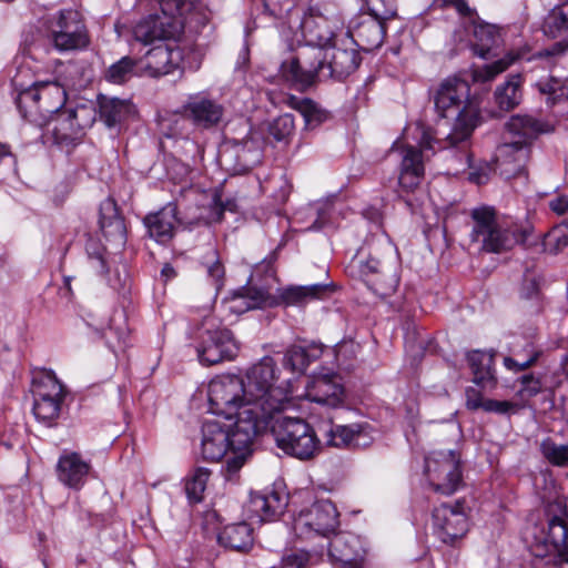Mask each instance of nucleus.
Returning a JSON list of instances; mask_svg holds the SVG:
<instances>
[{"label":"nucleus","mask_w":568,"mask_h":568,"mask_svg":"<svg viewBox=\"0 0 568 568\" xmlns=\"http://www.w3.org/2000/svg\"><path fill=\"white\" fill-rule=\"evenodd\" d=\"M232 442L233 435L227 425L217 420H205L203 423L201 452L205 460L219 462L226 456L229 450H231V457H234L239 452L235 450Z\"/></svg>","instance_id":"obj_19"},{"label":"nucleus","mask_w":568,"mask_h":568,"mask_svg":"<svg viewBox=\"0 0 568 568\" xmlns=\"http://www.w3.org/2000/svg\"><path fill=\"white\" fill-rule=\"evenodd\" d=\"M129 336L128 329L124 325L114 327L113 321L109 328L103 333V337L106 341L108 346L115 352L116 348H122L125 346L126 338Z\"/></svg>","instance_id":"obj_56"},{"label":"nucleus","mask_w":568,"mask_h":568,"mask_svg":"<svg viewBox=\"0 0 568 568\" xmlns=\"http://www.w3.org/2000/svg\"><path fill=\"white\" fill-rule=\"evenodd\" d=\"M433 141L434 139L427 132H424L419 141V148L410 144L398 146L400 154L398 185L402 192L412 193L422 184L425 178L423 151L434 149Z\"/></svg>","instance_id":"obj_14"},{"label":"nucleus","mask_w":568,"mask_h":568,"mask_svg":"<svg viewBox=\"0 0 568 568\" xmlns=\"http://www.w3.org/2000/svg\"><path fill=\"white\" fill-rule=\"evenodd\" d=\"M288 497L276 490L252 493L246 504V513L251 519L260 523L274 521L284 514Z\"/></svg>","instance_id":"obj_23"},{"label":"nucleus","mask_w":568,"mask_h":568,"mask_svg":"<svg viewBox=\"0 0 568 568\" xmlns=\"http://www.w3.org/2000/svg\"><path fill=\"white\" fill-rule=\"evenodd\" d=\"M362 426L358 424L353 425H331L329 429L325 433V443L327 446L343 448L348 447L356 437L362 434Z\"/></svg>","instance_id":"obj_42"},{"label":"nucleus","mask_w":568,"mask_h":568,"mask_svg":"<svg viewBox=\"0 0 568 568\" xmlns=\"http://www.w3.org/2000/svg\"><path fill=\"white\" fill-rule=\"evenodd\" d=\"M532 554L549 558L555 568H568V518L552 517L546 535L532 546Z\"/></svg>","instance_id":"obj_17"},{"label":"nucleus","mask_w":568,"mask_h":568,"mask_svg":"<svg viewBox=\"0 0 568 568\" xmlns=\"http://www.w3.org/2000/svg\"><path fill=\"white\" fill-rule=\"evenodd\" d=\"M91 466L74 452L63 453L57 464L58 479L67 487L79 489L83 486Z\"/></svg>","instance_id":"obj_30"},{"label":"nucleus","mask_w":568,"mask_h":568,"mask_svg":"<svg viewBox=\"0 0 568 568\" xmlns=\"http://www.w3.org/2000/svg\"><path fill=\"white\" fill-rule=\"evenodd\" d=\"M211 471L207 468L199 467L185 481V493L191 503H200L203 499Z\"/></svg>","instance_id":"obj_46"},{"label":"nucleus","mask_w":568,"mask_h":568,"mask_svg":"<svg viewBox=\"0 0 568 568\" xmlns=\"http://www.w3.org/2000/svg\"><path fill=\"white\" fill-rule=\"evenodd\" d=\"M549 207L558 215L565 214L568 211V196L560 195L550 200Z\"/></svg>","instance_id":"obj_62"},{"label":"nucleus","mask_w":568,"mask_h":568,"mask_svg":"<svg viewBox=\"0 0 568 568\" xmlns=\"http://www.w3.org/2000/svg\"><path fill=\"white\" fill-rule=\"evenodd\" d=\"M338 21H332L322 13L308 12L303 16L291 14L288 26L294 32H300L305 47H315L323 50L328 45L341 28Z\"/></svg>","instance_id":"obj_15"},{"label":"nucleus","mask_w":568,"mask_h":568,"mask_svg":"<svg viewBox=\"0 0 568 568\" xmlns=\"http://www.w3.org/2000/svg\"><path fill=\"white\" fill-rule=\"evenodd\" d=\"M474 222L471 240L481 244V250L488 253H501L511 250L516 244H524L529 235L528 227H503L496 219L495 210L488 206L471 211Z\"/></svg>","instance_id":"obj_5"},{"label":"nucleus","mask_w":568,"mask_h":568,"mask_svg":"<svg viewBox=\"0 0 568 568\" xmlns=\"http://www.w3.org/2000/svg\"><path fill=\"white\" fill-rule=\"evenodd\" d=\"M334 292L332 283H320L282 288L278 298L285 306H303L312 301L322 300Z\"/></svg>","instance_id":"obj_31"},{"label":"nucleus","mask_w":568,"mask_h":568,"mask_svg":"<svg viewBox=\"0 0 568 568\" xmlns=\"http://www.w3.org/2000/svg\"><path fill=\"white\" fill-rule=\"evenodd\" d=\"M143 222L150 236L155 239L156 242L164 244L174 235L176 205L169 203L160 211L148 214Z\"/></svg>","instance_id":"obj_32"},{"label":"nucleus","mask_w":568,"mask_h":568,"mask_svg":"<svg viewBox=\"0 0 568 568\" xmlns=\"http://www.w3.org/2000/svg\"><path fill=\"white\" fill-rule=\"evenodd\" d=\"M272 434L278 448L301 460L311 459L321 449L314 428L300 417L276 414L272 424Z\"/></svg>","instance_id":"obj_6"},{"label":"nucleus","mask_w":568,"mask_h":568,"mask_svg":"<svg viewBox=\"0 0 568 568\" xmlns=\"http://www.w3.org/2000/svg\"><path fill=\"white\" fill-rule=\"evenodd\" d=\"M275 362L264 356L246 373L244 379L245 399L263 405L268 410H282L288 402V390L275 386Z\"/></svg>","instance_id":"obj_7"},{"label":"nucleus","mask_w":568,"mask_h":568,"mask_svg":"<svg viewBox=\"0 0 568 568\" xmlns=\"http://www.w3.org/2000/svg\"><path fill=\"white\" fill-rule=\"evenodd\" d=\"M530 156V146L520 141L504 143L497 148L496 163L507 179L524 172Z\"/></svg>","instance_id":"obj_25"},{"label":"nucleus","mask_w":568,"mask_h":568,"mask_svg":"<svg viewBox=\"0 0 568 568\" xmlns=\"http://www.w3.org/2000/svg\"><path fill=\"white\" fill-rule=\"evenodd\" d=\"M294 131V116L290 113L277 116L268 125L270 135L277 142H287Z\"/></svg>","instance_id":"obj_51"},{"label":"nucleus","mask_w":568,"mask_h":568,"mask_svg":"<svg viewBox=\"0 0 568 568\" xmlns=\"http://www.w3.org/2000/svg\"><path fill=\"white\" fill-rule=\"evenodd\" d=\"M234 414L236 420L227 426L233 435V446L239 453L225 460V476L229 480L233 479L252 454L254 439L267 427L272 428L280 410H268L263 405L246 400Z\"/></svg>","instance_id":"obj_3"},{"label":"nucleus","mask_w":568,"mask_h":568,"mask_svg":"<svg viewBox=\"0 0 568 568\" xmlns=\"http://www.w3.org/2000/svg\"><path fill=\"white\" fill-rule=\"evenodd\" d=\"M435 109L440 118L456 115L450 133L445 139H435L438 150H450L459 163L456 172L470 166L469 139L477 125L479 108L470 99V85L459 78L444 80L434 98Z\"/></svg>","instance_id":"obj_1"},{"label":"nucleus","mask_w":568,"mask_h":568,"mask_svg":"<svg viewBox=\"0 0 568 568\" xmlns=\"http://www.w3.org/2000/svg\"><path fill=\"white\" fill-rule=\"evenodd\" d=\"M440 3L443 7L456 9V11L464 17H469L473 13V10L465 0H440Z\"/></svg>","instance_id":"obj_61"},{"label":"nucleus","mask_w":568,"mask_h":568,"mask_svg":"<svg viewBox=\"0 0 568 568\" xmlns=\"http://www.w3.org/2000/svg\"><path fill=\"white\" fill-rule=\"evenodd\" d=\"M305 397L322 406L338 408L345 403V388L338 375H320L307 385Z\"/></svg>","instance_id":"obj_22"},{"label":"nucleus","mask_w":568,"mask_h":568,"mask_svg":"<svg viewBox=\"0 0 568 568\" xmlns=\"http://www.w3.org/2000/svg\"><path fill=\"white\" fill-rule=\"evenodd\" d=\"M540 453L552 466H568V443L557 444L551 437L544 438L540 443Z\"/></svg>","instance_id":"obj_44"},{"label":"nucleus","mask_w":568,"mask_h":568,"mask_svg":"<svg viewBox=\"0 0 568 568\" xmlns=\"http://www.w3.org/2000/svg\"><path fill=\"white\" fill-rule=\"evenodd\" d=\"M473 34L475 38L474 52L480 58L487 59L493 47L497 45L500 40L498 28L489 23H477L474 24Z\"/></svg>","instance_id":"obj_39"},{"label":"nucleus","mask_w":568,"mask_h":568,"mask_svg":"<svg viewBox=\"0 0 568 568\" xmlns=\"http://www.w3.org/2000/svg\"><path fill=\"white\" fill-rule=\"evenodd\" d=\"M324 79H344L353 73L361 63V55L356 48H332L324 51Z\"/></svg>","instance_id":"obj_24"},{"label":"nucleus","mask_w":568,"mask_h":568,"mask_svg":"<svg viewBox=\"0 0 568 568\" xmlns=\"http://www.w3.org/2000/svg\"><path fill=\"white\" fill-rule=\"evenodd\" d=\"M48 39L59 52L85 49L90 43L82 16L73 9L60 10L48 20Z\"/></svg>","instance_id":"obj_8"},{"label":"nucleus","mask_w":568,"mask_h":568,"mask_svg":"<svg viewBox=\"0 0 568 568\" xmlns=\"http://www.w3.org/2000/svg\"><path fill=\"white\" fill-rule=\"evenodd\" d=\"M328 556L336 568H362L361 539L351 532L335 534L327 542Z\"/></svg>","instance_id":"obj_21"},{"label":"nucleus","mask_w":568,"mask_h":568,"mask_svg":"<svg viewBox=\"0 0 568 568\" xmlns=\"http://www.w3.org/2000/svg\"><path fill=\"white\" fill-rule=\"evenodd\" d=\"M294 108L302 114L307 126L315 128L327 119L324 110L311 99L304 98L295 102Z\"/></svg>","instance_id":"obj_48"},{"label":"nucleus","mask_w":568,"mask_h":568,"mask_svg":"<svg viewBox=\"0 0 568 568\" xmlns=\"http://www.w3.org/2000/svg\"><path fill=\"white\" fill-rule=\"evenodd\" d=\"M538 353H531L529 357L524 361H517L513 357L507 356L504 358V364L508 369L521 372L532 366L536 363Z\"/></svg>","instance_id":"obj_58"},{"label":"nucleus","mask_w":568,"mask_h":568,"mask_svg":"<svg viewBox=\"0 0 568 568\" xmlns=\"http://www.w3.org/2000/svg\"><path fill=\"white\" fill-rule=\"evenodd\" d=\"M523 75L511 74L507 80L497 85L494 97L498 108L503 111H511L517 108L523 100Z\"/></svg>","instance_id":"obj_37"},{"label":"nucleus","mask_w":568,"mask_h":568,"mask_svg":"<svg viewBox=\"0 0 568 568\" xmlns=\"http://www.w3.org/2000/svg\"><path fill=\"white\" fill-rule=\"evenodd\" d=\"M240 345L227 328L207 329L201 334L196 346L202 365L212 366L236 357Z\"/></svg>","instance_id":"obj_16"},{"label":"nucleus","mask_w":568,"mask_h":568,"mask_svg":"<svg viewBox=\"0 0 568 568\" xmlns=\"http://www.w3.org/2000/svg\"><path fill=\"white\" fill-rule=\"evenodd\" d=\"M467 359L474 375L473 382L483 388L495 387L494 355L481 351H471L468 353Z\"/></svg>","instance_id":"obj_36"},{"label":"nucleus","mask_w":568,"mask_h":568,"mask_svg":"<svg viewBox=\"0 0 568 568\" xmlns=\"http://www.w3.org/2000/svg\"><path fill=\"white\" fill-rule=\"evenodd\" d=\"M466 407L470 410L481 409L485 398L481 393L473 387L466 389Z\"/></svg>","instance_id":"obj_60"},{"label":"nucleus","mask_w":568,"mask_h":568,"mask_svg":"<svg viewBox=\"0 0 568 568\" xmlns=\"http://www.w3.org/2000/svg\"><path fill=\"white\" fill-rule=\"evenodd\" d=\"M372 18L386 21L395 18L396 7L394 0H364Z\"/></svg>","instance_id":"obj_53"},{"label":"nucleus","mask_w":568,"mask_h":568,"mask_svg":"<svg viewBox=\"0 0 568 568\" xmlns=\"http://www.w3.org/2000/svg\"><path fill=\"white\" fill-rule=\"evenodd\" d=\"M230 210L231 212H234L236 210V204L234 201H229L226 204L223 203H215L214 212H215V221H221L223 216V212L225 210Z\"/></svg>","instance_id":"obj_63"},{"label":"nucleus","mask_w":568,"mask_h":568,"mask_svg":"<svg viewBox=\"0 0 568 568\" xmlns=\"http://www.w3.org/2000/svg\"><path fill=\"white\" fill-rule=\"evenodd\" d=\"M250 142H234L230 148V155H235L239 165L242 169H247L258 162V153L252 154Z\"/></svg>","instance_id":"obj_54"},{"label":"nucleus","mask_w":568,"mask_h":568,"mask_svg":"<svg viewBox=\"0 0 568 568\" xmlns=\"http://www.w3.org/2000/svg\"><path fill=\"white\" fill-rule=\"evenodd\" d=\"M99 225L103 236L109 242L123 245L126 240L124 219L119 212L116 202L108 197L101 202L99 209Z\"/></svg>","instance_id":"obj_29"},{"label":"nucleus","mask_w":568,"mask_h":568,"mask_svg":"<svg viewBox=\"0 0 568 568\" xmlns=\"http://www.w3.org/2000/svg\"><path fill=\"white\" fill-rule=\"evenodd\" d=\"M531 88L548 108L568 102V82L551 73L554 67L530 62Z\"/></svg>","instance_id":"obj_18"},{"label":"nucleus","mask_w":568,"mask_h":568,"mask_svg":"<svg viewBox=\"0 0 568 568\" xmlns=\"http://www.w3.org/2000/svg\"><path fill=\"white\" fill-rule=\"evenodd\" d=\"M316 357V354L310 353L302 346L294 345L286 351L283 365L292 372L302 374Z\"/></svg>","instance_id":"obj_45"},{"label":"nucleus","mask_w":568,"mask_h":568,"mask_svg":"<svg viewBox=\"0 0 568 568\" xmlns=\"http://www.w3.org/2000/svg\"><path fill=\"white\" fill-rule=\"evenodd\" d=\"M43 395L45 398L63 399V386L53 373L44 374L34 383L33 396Z\"/></svg>","instance_id":"obj_49"},{"label":"nucleus","mask_w":568,"mask_h":568,"mask_svg":"<svg viewBox=\"0 0 568 568\" xmlns=\"http://www.w3.org/2000/svg\"><path fill=\"white\" fill-rule=\"evenodd\" d=\"M542 32L550 39H559L551 45L530 54V62L556 67L568 50V0L555 6L545 17Z\"/></svg>","instance_id":"obj_10"},{"label":"nucleus","mask_w":568,"mask_h":568,"mask_svg":"<svg viewBox=\"0 0 568 568\" xmlns=\"http://www.w3.org/2000/svg\"><path fill=\"white\" fill-rule=\"evenodd\" d=\"M507 128L511 134L519 138L518 141L526 143L528 146L539 134L552 131L551 124L528 114L513 115L507 122Z\"/></svg>","instance_id":"obj_33"},{"label":"nucleus","mask_w":568,"mask_h":568,"mask_svg":"<svg viewBox=\"0 0 568 568\" xmlns=\"http://www.w3.org/2000/svg\"><path fill=\"white\" fill-rule=\"evenodd\" d=\"M325 54L315 47H302L296 53L282 62L281 74L283 79L298 91H305L325 80L323 75Z\"/></svg>","instance_id":"obj_9"},{"label":"nucleus","mask_w":568,"mask_h":568,"mask_svg":"<svg viewBox=\"0 0 568 568\" xmlns=\"http://www.w3.org/2000/svg\"><path fill=\"white\" fill-rule=\"evenodd\" d=\"M67 101L64 88L57 81H40L19 92L16 103L21 116L37 126L49 123Z\"/></svg>","instance_id":"obj_4"},{"label":"nucleus","mask_w":568,"mask_h":568,"mask_svg":"<svg viewBox=\"0 0 568 568\" xmlns=\"http://www.w3.org/2000/svg\"><path fill=\"white\" fill-rule=\"evenodd\" d=\"M200 264L205 270L207 280L219 291L224 283L225 268L220 260L217 250L209 244L200 257Z\"/></svg>","instance_id":"obj_41"},{"label":"nucleus","mask_w":568,"mask_h":568,"mask_svg":"<svg viewBox=\"0 0 568 568\" xmlns=\"http://www.w3.org/2000/svg\"><path fill=\"white\" fill-rule=\"evenodd\" d=\"M521 382V394L528 397L536 396L541 390V381L537 377H535L532 374L524 375L520 378Z\"/></svg>","instance_id":"obj_57"},{"label":"nucleus","mask_w":568,"mask_h":568,"mask_svg":"<svg viewBox=\"0 0 568 568\" xmlns=\"http://www.w3.org/2000/svg\"><path fill=\"white\" fill-rule=\"evenodd\" d=\"M85 251L95 272L99 275L106 277L109 273L106 248L99 242L90 239L87 242Z\"/></svg>","instance_id":"obj_52"},{"label":"nucleus","mask_w":568,"mask_h":568,"mask_svg":"<svg viewBox=\"0 0 568 568\" xmlns=\"http://www.w3.org/2000/svg\"><path fill=\"white\" fill-rule=\"evenodd\" d=\"M425 474L435 491L453 495L463 484L459 454L452 449L433 452L425 459Z\"/></svg>","instance_id":"obj_11"},{"label":"nucleus","mask_w":568,"mask_h":568,"mask_svg":"<svg viewBox=\"0 0 568 568\" xmlns=\"http://www.w3.org/2000/svg\"><path fill=\"white\" fill-rule=\"evenodd\" d=\"M338 526V513L329 500H318L310 508L302 510L294 518L293 528L301 538L314 536L328 537Z\"/></svg>","instance_id":"obj_13"},{"label":"nucleus","mask_w":568,"mask_h":568,"mask_svg":"<svg viewBox=\"0 0 568 568\" xmlns=\"http://www.w3.org/2000/svg\"><path fill=\"white\" fill-rule=\"evenodd\" d=\"M140 61L132 57H123L112 63L104 73V79L114 84H123L139 75Z\"/></svg>","instance_id":"obj_40"},{"label":"nucleus","mask_w":568,"mask_h":568,"mask_svg":"<svg viewBox=\"0 0 568 568\" xmlns=\"http://www.w3.org/2000/svg\"><path fill=\"white\" fill-rule=\"evenodd\" d=\"M180 51L170 48L168 44H160L150 49L143 60L140 61V69L150 77H161L171 73L179 64Z\"/></svg>","instance_id":"obj_27"},{"label":"nucleus","mask_w":568,"mask_h":568,"mask_svg":"<svg viewBox=\"0 0 568 568\" xmlns=\"http://www.w3.org/2000/svg\"><path fill=\"white\" fill-rule=\"evenodd\" d=\"M99 225L103 236L109 242L123 245L126 240L124 219L119 212L116 202L108 197L101 202L99 209Z\"/></svg>","instance_id":"obj_28"},{"label":"nucleus","mask_w":568,"mask_h":568,"mask_svg":"<svg viewBox=\"0 0 568 568\" xmlns=\"http://www.w3.org/2000/svg\"><path fill=\"white\" fill-rule=\"evenodd\" d=\"M77 113L74 110L58 114L53 120L55 123L52 133L57 140L65 141L75 132L80 124L75 122Z\"/></svg>","instance_id":"obj_50"},{"label":"nucleus","mask_w":568,"mask_h":568,"mask_svg":"<svg viewBox=\"0 0 568 568\" xmlns=\"http://www.w3.org/2000/svg\"><path fill=\"white\" fill-rule=\"evenodd\" d=\"M385 33V21L371 17L362 21L355 29V43L364 51H372L383 44Z\"/></svg>","instance_id":"obj_35"},{"label":"nucleus","mask_w":568,"mask_h":568,"mask_svg":"<svg viewBox=\"0 0 568 568\" xmlns=\"http://www.w3.org/2000/svg\"><path fill=\"white\" fill-rule=\"evenodd\" d=\"M511 408H514V404L508 400H497L485 398L481 409L487 413H496V414H507Z\"/></svg>","instance_id":"obj_59"},{"label":"nucleus","mask_w":568,"mask_h":568,"mask_svg":"<svg viewBox=\"0 0 568 568\" xmlns=\"http://www.w3.org/2000/svg\"><path fill=\"white\" fill-rule=\"evenodd\" d=\"M98 103L100 118L109 128L121 123L132 112V104L119 98L99 95Z\"/></svg>","instance_id":"obj_38"},{"label":"nucleus","mask_w":568,"mask_h":568,"mask_svg":"<svg viewBox=\"0 0 568 568\" xmlns=\"http://www.w3.org/2000/svg\"><path fill=\"white\" fill-rule=\"evenodd\" d=\"M12 161V154L9 150V146L0 143V168L3 164L10 163Z\"/></svg>","instance_id":"obj_64"},{"label":"nucleus","mask_w":568,"mask_h":568,"mask_svg":"<svg viewBox=\"0 0 568 568\" xmlns=\"http://www.w3.org/2000/svg\"><path fill=\"white\" fill-rule=\"evenodd\" d=\"M433 520L438 537L445 544H454L457 539L464 537L468 530L467 517L460 501H457L454 506L443 504L435 508Z\"/></svg>","instance_id":"obj_20"},{"label":"nucleus","mask_w":568,"mask_h":568,"mask_svg":"<svg viewBox=\"0 0 568 568\" xmlns=\"http://www.w3.org/2000/svg\"><path fill=\"white\" fill-rule=\"evenodd\" d=\"M220 545L235 551H248L253 546V528L245 521L227 525L219 534Z\"/></svg>","instance_id":"obj_34"},{"label":"nucleus","mask_w":568,"mask_h":568,"mask_svg":"<svg viewBox=\"0 0 568 568\" xmlns=\"http://www.w3.org/2000/svg\"><path fill=\"white\" fill-rule=\"evenodd\" d=\"M211 413L231 419L245 399L244 378L236 375H222L213 378L207 388Z\"/></svg>","instance_id":"obj_12"},{"label":"nucleus","mask_w":568,"mask_h":568,"mask_svg":"<svg viewBox=\"0 0 568 568\" xmlns=\"http://www.w3.org/2000/svg\"><path fill=\"white\" fill-rule=\"evenodd\" d=\"M528 52H529V50L527 48H523L518 51H510L504 58H501L497 61H494L490 64L485 65L484 79L485 80L494 79L497 74L504 72L508 67H510L516 61L524 60V61H527L530 63V61L528 60L530 54H528Z\"/></svg>","instance_id":"obj_47"},{"label":"nucleus","mask_w":568,"mask_h":568,"mask_svg":"<svg viewBox=\"0 0 568 568\" xmlns=\"http://www.w3.org/2000/svg\"><path fill=\"white\" fill-rule=\"evenodd\" d=\"M399 264L389 243H371L368 252L364 248L352 258L348 271L358 276L379 297L395 293L399 284Z\"/></svg>","instance_id":"obj_2"},{"label":"nucleus","mask_w":568,"mask_h":568,"mask_svg":"<svg viewBox=\"0 0 568 568\" xmlns=\"http://www.w3.org/2000/svg\"><path fill=\"white\" fill-rule=\"evenodd\" d=\"M546 245L559 252L568 245V217L555 226L546 236Z\"/></svg>","instance_id":"obj_55"},{"label":"nucleus","mask_w":568,"mask_h":568,"mask_svg":"<svg viewBox=\"0 0 568 568\" xmlns=\"http://www.w3.org/2000/svg\"><path fill=\"white\" fill-rule=\"evenodd\" d=\"M33 397V414L36 418L48 425H51V423L55 420L60 415L63 399L45 398L42 394H40V396Z\"/></svg>","instance_id":"obj_43"},{"label":"nucleus","mask_w":568,"mask_h":568,"mask_svg":"<svg viewBox=\"0 0 568 568\" xmlns=\"http://www.w3.org/2000/svg\"><path fill=\"white\" fill-rule=\"evenodd\" d=\"M184 115L204 129L216 125L224 113L223 106L204 95H191L183 105Z\"/></svg>","instance_id":"obj_26"}]
</instances>
